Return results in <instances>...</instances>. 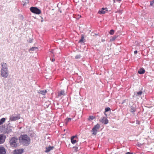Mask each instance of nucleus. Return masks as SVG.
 <instances>
[{
    "instance_id": "f257e3e1",
    "label": "nucleus",
    "mask_w": 154,
    "mask_h": 154,
    "mask_svg": "<svg viewBox=\"0 0 154 154\" xmlns=\"http://www.w3.org/2000/svg\"><path fill=\"white\" fill-rule=\"evenodd\" d=\"M19 140L20 143L26 145H28L30 141V138L26 134L21 135L19 137Z\"/></svg>"
},
{
    "instance_id": "f03ea898",
    "label": "nucleus",
    "mask_w": 154,
    "mask_h": 154,
    "mask_svg": "<svg viewBox=\"0 0 154 154\" xmlns=\"http://www.w3.org/2000/svg\"><path fill=\"white\" fill-rule=\"evenodd\" d=\"M10 146L12 148H16L19 145L18 139L17 137H11L9 140Z\"/></svg>"
},
{
    "instance_id": "7ed1b4c3",
    "label": "nucleus",
    "mask_w": 154,
    "mask_h": 154,
    "mask_svg": "<svg viewBox=\"0 0 154 154\" xmlns=\"http://www.w3.org/2000/svg\"><path fill=\"white\" fill-rule=\"evenodd\" d=\"M30 11L32 13L36 14H39L41 13V10L36 7H31L30 8Z\"/></svg>"
},
{
    "instance_id": "20e7f679",
    "label": "nucleus",
    "mask_w": 154,
    "mask_h": 154,
    "mask_svg": "<svg viewBox=\"0 0 154 154\" xmlns=\"http://www.w3.org/2000/svg\"><path fill=\"white\" fill-rule=\"evenodd\" d=\"M20 118V114H18L16 116L12 115L10 116L9 120L11 121H15Z\"/></svg>"
},
{
    "instance_id": "39448f33",
    "label": "nucleus",
    "mask_w": 154,
    "mask_h": 154,
    "mask_svg": "<svg viewBox=\"0 0 154 154\" xmlns=\"http://www.w3.org/2000/svg\"><path fill=\"white\" fill-rule=\"evenodd\" d=\"M1 75L2 76L6 78L8 75V69H3L1 70Z\"/></svg>"
},
{
    "instance_id": "423d86ee",
    "label": "nucleus",
    "mask_w": 154,
    "mask_h": 154,
    "mask_svg": "<svg viewBox=\"0 0 154 154\" xmlns=\"http://www.w3.org/2000/svg\"><path fill=\"white\" fill-rule=\"evenodd\" d=\"M100 127V125L99 124H97L94 126L92 129L93 134L96 135L97 134V130L99 129Z\"/></svg>"
},
{
    "instance_id": "0eeeda50",
    "label": "nucleus",
    "mask_w": 154,
    "mask_h": 154,
    "mask_svg": "<svg viewBox=\"0 0 154 154\" xmlns=\"http://www.w3.org/2000/svg\"><path fill=\"white\" fill-rule=\"evenodd\" d=\"M23 152V150L22 149H15L13 152L14 154H21Z\"/></svg>"
},
{
    "instance_id": "6e6552de",
    "label": "nucleus",
    "mask_w": 154,
    "mask_h": 154,
    "mask_svg": "<svg viewBox=\"0 0 154 154\" xmlns=\"http://www.w3.org/2000/svg\"><path fill=\"white\" fill-rule=\"evenodd\" d=\"M77 138V137L75 136H73L71 137V142L72 144H74L77 142L76 140Z\"/></svg>"
},
{
    "instance_id": "1a4fd4ad",
    "label": "nucleus",
    "mask_w": 154,
    "mask_h": 154,
    "mask_svg": "<svg viewBox=\"0 0 154 154\" xmlns=\"http://www.w3.org/2000/svg\"><path fill=\"white\" fill-rule=\"evenodd\" d=\"M100 121L102 123H103L104 124H106L108 123V120L105 117L102 118Z\"/></svg>"
},
{
    "instance_id": "9d476101",
    "label": "nucleus",
    "mask_w": 154,
    "mask_h": 154,
    "mask_svg": "<svg viewBox=\"0 0 154 154\" xmlns=\"http://www.w3.org/2000/svg\"><path fill=\"white\" fill-rule=\"evenodd\" d=\"M107 11V10H106V8H102V9L99 10L98 12V13L99 14H104Z\"/></svg>"
},
{
    "instance_id": "9b49d317",
    "label": "nucleus",
    "mask_w": 154,
    "mask_h": 154,
    "mask_svg": "<svg viewBox=\"0 0 154 154\" xmlns=\"http://www.w3.org/2000/svg\"><path fill=\"white\" fill-rule=\"evenodd\" d=\"M6 150L5 148L3 146L0 147V154H5Z\"/></svg>"
},
{
    "instance_id": "f8f14e48",
    "label": "nucleus",
    "mask_w": 154,
    "mask_h": 154,
    "mask_svg": "<svg viewBox=\"0 0 154 154\" xmlns=\"http://www.w3.org/2000/svg\"><path fill=\"white\" fill-rule=\"evenodd\" d=\"M2 68L1 69H8L7 65L6 63H2L1 64Z\"/></svg>"
},
{
    "instance_id": "ddd939ff",
    "label": "nucleus",
    "mask_w": 154,
    "mask_h": 154,
    "mask_svg": "<svg viewBox=\"0 0 154 154\" xmlns=\"http://www.w3.org/2000/svg\"><path fill=\"white\" fill-rule=\"evenodd\" d=\"M5 138L4 137L3 135H0V144L3 143L5 141Z\"/></svg>"
},
{
    "instance_id": "4468645a",
    "label": "nucleus",
    "mask_w": 154,
    "mask_h": 154,
    "mask_svg": "<svg viewBox=\"0 0 154 154\" xmlns=\"http://www.w3.org/2000/svg\"><path fill=\"white\" fill-rule=\"evenodd\" d=\"M65 95L64 91L63 90H61L60 91H59L58 93V97H61L62 95L64 96Z\"/></svg>"
},
{
    "instance_id": "2eb2a0df",
    "label": "nucleus",
    "mask_w": 154,
    "mask_h": 154,
    "mask_svg": "<svg viewBox=\"0 0 154 154\" xmlns=\"http://www.w3.org/2000/svg\"><path fill=\"white\" fill-rule=\"evenodd\" d=\"M53 146H49L48 147L46 148V150H45V152H48L50 150L53 149Z\"/></svg>"
},
{
    "instance_id": "dca6fc26",
    "label": "nucleus",
    "mask_w": 154,
    "mask_h": 154,
    "mask_svg": "<svg viewBox=\"0 0 154 154\" xmlns=\"http://www.w3.org/2000/svg\"><path fill=\"white\" fill-rule=\"evenodd\" d=\"M85 40V38H84V35L83 34H82L81 35V39H80L79 41V43H82L84 42V40Z\"/></svg>"
},
{
    "instance_id": "f3484780",
    "label": "nucleus",
    "mask_w": 154,
    "mask_h": 154,
    "mask_svg": "<svg viewBox=\"0 0 154 154\" xmlns=\"http://www.w3.org/2000/svg\"><path fill=\"white\" fill-rule=\"evenodd\" d=\"M145 70L141 68L138 71V73L140 74H143L145 73Z\"/></svg>"
},
{
    "instance_id": "a211bd4d",
    "label": "nucleus",
    "mask_w": 154,
    "mask_h": 154,
    "mask_svg": "<svg viewBox=\"0 0 154 154\" xmlns=\"http://www.w3.org/2000/svg\"><path fill=\"white\" fill-rule=\"evenodd\" d=\"M47 91L46 90L41 91L38 93L43 95H45V94L47 93Z\"/></svg>"
},
{
    "instance_id": "6ab92c4d",
    "label": "nucleus",
    "mask_w": 154,
    "mask_h": 154,
    "mask_svg": "<svg viewBox=\"0 0 154 154\" xmlns=\"http://www.w3.org/2000/svg\"><path fill=\"white\" fill-rule=\"evenodd\" d=\"M5 118H2L0 120V125L2 124L5 121Z\"/></svg>"
},
{
    "instance_id": "aec40b11",
    "label": "nucleus",
    "mask_w": 154,
    "mask_h": 154,
    "mask_svg": "<svg viewBox=\"0 0 154 154\" xmlns=\"http://www.w3.org/2000/svg\"><path fill=\"white\" fill-rule=\"evenodd\" d=\"M95 118V117L94 116H89L88 118V120L89 121H91L94 119Z\"/></svg>"
},
{
    "instance_id": "412c9836",
    "label": "nucleus",
    "mask_w": 154,
    "mask_h": 154,
    "mask_svg": "<svg viewBox=\"0 0 154 154\" xmlns=\"http://www.w3.org/2000/svg\"><path fill=\"white\" fill-rule=\"evenodd\" d=\"M71 120V119L70 118H68L67 119H65V121H66L65 123L66 124H67L68 123V122H69Z\"/></svg>"
},
{
    "instance_id": "4be33fe9",
    "label": "nucleus",
    "mask_w": 154,
    "mask_h": 154,
    "mask_svg": "<svg viewBox=\"0 0 154 154\" xmlns=\"http://www.w3.org/2000/svg\"><path fill=\"white\" fill-rule=\"evenodd\" d=\"M136 111L134 107H132L130 109V111L131 112H135Z\"/></svg>"
},
{
    "instance_id": "5701e85b",
    "label": "nucleus",
    "mask_w": 154,
    "mask_h": 154,
    "mask_svg": "<svg viewBox=\"0 0 154 154\" xmlns=\"http://www.w3.org/2000/svg\"><path fill=\"white\" fill-rule=\"evenodd\" d=\"M114 33V31L113 29H111L110 30L109 33L110 35H113Z\"/></svg>"
},
{
    "instance_id": "b1692460",
    "label": "nucleus",
    "mask_w": 154,
    "mask_h": 154,
    "mask_svg": "<svg viewBox=\"0 0 154 154\" xmlns=\"http://www.w3.org/2000/svg\"><path fill=\"white\" fill-rule=\"evenodd\" d=\"M51 52H52L53 54H56L57 53V50L56 49H54L53 50H52L51 51Z\"/></svg>"
},
{
    "instance_id": "393cba45",
    "label": "nucleus",
    "mask_w": 154,
    "mask_h": 154,
    "mask_svg": "<svg viewBox=\"0 0 154 154\" xmlns=\"http://www.w3.org/2000/svg\"><path fill=\"white\" fill-rule=\"evenodd\" d=\"M110 110V109L109 107H107L105 108V112H108Z\"/></svg>"
},
{
    "instance_id": "a878e982",
    "label": "nucleus",
    "mask_w": 154,
    "mask_h": 154,
    "mask_svg": "<svg viewBox=\"0 0 154 154\" xmlns=\"http://www.w3.org/2000/svg\"><path fill=\"white\" fill-rule=\"evenodd\" d=\"M80 55H77L75 57V58L77 59H79L80 58Z\"/></svg>"
},
{
    "instance_id": "bb28decb",
    "label": "nucleus",
    "mask_w": 154,
    "mask_h": 154,
    "mask_svg": "<svg viewBox=\"0 0 154 154\" xmlns=\"http://www.w3.org/2000/svg\"><path fill=\"white\" fill-rule=\"evenodd\" d=\"M116 36L113 37L111 39H110V41H114L116 39Z\"/></svg>"
},
{
    "instance_id": "cd10ccee",
    "label": "nucleus",
    "mask_w": 154,
    "mask_h": 154,
    "mask_svg": "<svg viewBox=\"0 0 154 154\" xmlns=\"http://www.w3.org/2000/svg\"><path fill=\"white\" fill-rule=\"evenodd\" d=\"M142 93V92L141 91H140L137 93V94L138 95H141Z\"/></svg>"
},
{
    "instance_id": "c85d7f7f",
    "label": "nucleus",
    "mask_w": 154,
    "mask_h": 154,
    "mask_svg": "<svg viewBox=\"0 0 154 154\" xmlns=\"http://www.w3.org/2000/svg\"><path fill=\"white\" fill-rule=\"evenodd\" d=\"M154 4V0L150 2V5L151 6H152Z\"/></svg>"
},
{
    "instance_id": "c756f323",
    "label": "nucleus",
    "mask_w": 154,
    "mask_h": 154,
    "mask_svg": "<svg viewBox=\"0 0 154 154\" xmlns=\"http://www.w3.org/2000/svg\"><path fill=\"white\" fill-rule=\"evenodd\" d=\"M122 0H113V3H115L116 2H120Z\"/></svg>"
},
{
    "instance_id": "7c9ffc66",
    "label": "nucleus",
    "mask_w": 154,
    "mask_h": 154,
    "mask_svg": "<svg viewBox=\"0 0 154 154\" xmlns=\"http://www.w3.org/2000/svg\"><path fill=\"white\" fill-rule=\"evenodd\" d=\"M75 113L73 115H72V118H74L75 117Z\"/></svg>"
},
{
    "instance_id": "2f4dec72",
    "label": "nucleus",
    "mask_w": 154,
    "mask_h": 154,
    "mask_svg": "<svg viewBox=\"0 0 154 154\" xmlns=\"http://www.w3.org/2000/svg\"><path fill=\"white\" fill-rule=\"evenodd\" d=\"M125 154H133L132 153H131L130 152H127Z\"/></svg>"
},
{
    "instance_id": "473e14b6",
    "label": "nucleus",
    "mask_w": 154,
    "mask_h": 154,
    "mask_svg": "<svg viewBox=\"0 0 154 154\" xmlns=\"http://www.w3.org/2000/svg\"><path fill=\"white\" fill-rule=\"evenodd\" d=\"M137 53V51H134V53L135 54H136Z\"/></svg>"
},
{
    "instance_id": "72a5a7b5",
    "label": "nucleus",
    "mask_w": 154,
    "mask_h": 154,
    "mask_svg": "<svg viewBox=\"0 0 154 154\" xmlns=\"http://www.w3.org/2000/svg\"><path fill=\"white\" fill-rule=\"evenodd\" d=\"M101 41L102 42H103L105 41V40L104 39H102Z\"/></svg>"
},
{
    "instance_id": "f704fd0d",
    "label": "nucleus",
    "mask_w": 154,
    "mask_h": 154,
    "mask_svg": "<svg viewBox=\"0 0 154 154\" xmlns=\"http://www.w3.org/2000/svg\"><path fill=\"white\" fill-rule=\"evenodd\" d=\"M55 59H52V62H54V61H55Z\"/></svg>"
}]
</instances>
